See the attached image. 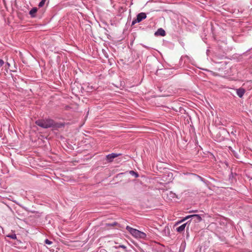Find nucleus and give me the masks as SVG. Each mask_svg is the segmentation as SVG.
<instances>
[{"label":"nucleus","instance_id":"1","mask_svg":"<svg viewBox=\"0 0 252 252\" xmlns=\"http://www.w3.org/2000/svg\"><path fill=\"white\" fill-rule=\"evenodd\" d=\"M35 124L38 126L44 128L56 126L55 122L53 120L50 119L38 120L35 121Z\"/></svg>","mask_w":252,"mask_h":252},{"label":"nucleus","instance_id":"18","mask_svg":"<svg viewBox=\"0 0 252 252\" xmlns=\"http://www.w3.org/2000/svg\"><path fill=\"white\" fill-rule=\"evenodd\" d=\"M118 248H121L123 249H126V247L124 246V245H119Z\"/></svg>","mask_w":252,"mask_h":252},{"label":"nucleus","instance_id":"11","mask_svg":"<svg viewBox=\"0 0 252 252\" xmlns=\"http://www.w3.org/2000/svg\"><path fill=\"white\" fill-rule=\"evenodd\" d=\"M189 218H193V217L191 216V215H188L187 216H186L185 218H184L183 219H182V220H181L180 221H178L177 224H178V223H180L184 221H185V220L188 219H189Z\"/></svg>","mask_w":252,"mask_h":252},{"label":"nucleus","instance_id":"19","mask_svg":"<svg viewBox=\"0 0 252 252\" xmlns=\"http://www.w3.org/2000/svg\"><path fill=\"white\" fill-rule=\"evenodd\" d=\"M169 195H170V196H172V197L175 196L176 195V194L175 193H173L171 191H170L169 192Z\"/></svg>","mask_w":252,"mask_h":252},{"label":"nucleus","instance_id":"9","mask_svg":"<svg viewBox=\"0 0 252 252\" xmlns=\"http://www.w3.org/2000/svg\"><path fill=\"white\" fill-rule=\"evenodd\" d=\"M191 216L193 217L192 219H194V221L197 222H200L202 220V218L199 215H191Z\"/></svg>","mask_w":252,"mask_h":252},{"label":"nucleus","instance_id":"6","mask_svg":"<svg viewBox=\"0 0 252 252\" xmlns=\"http://www.w3.org/2000/svg\"><path fill=\"white\" fill-rule=\"evenodd\" d=\"M37 11V8L36 7L32 8L29 12V14L31 15V17H35V14Z\"/></svg>","mask_w":252,"mask_h":252},{"label":"nucleus","instance_id":"15","mask_svg":"<svg viewBox=\"0 0 252 252\" xmlns=\"http://www.w3.org/2000/svg\"><path fill=\"white\" fill-rule=\"evenodd\" d=\"M116 224H117V222H114L111 223H107V225L109 226H113L116 225Z\"/></svg>","mask_w":252,"mask_h":252},{"label":"nucleus","instance_id":"5","mask_svg":"<svg viewBox=\"0 0 252 252\" xmlns=\"http://www.w3.org/2000/svg\"><path fill=\"white\" fill-rule=\"evenodd\" d=\"M120 155H121V154L111 153L110 154L108 155L106 157V158L109 161H112L114 158Z\"/></svg>","mask_w":252,"mask_h":252},{"label":"nucleus","instance_id":"14","mask_svg":"<svg viewBox=\"0 0 252 252\" xmlns=\"http://www.w3.org/2000/svg\"><path fill=\"white\" fill-rule=\"evenodd\" d=\"M45 243L46 244H48V245H51L53 243V242L52 241H50L49 240L46 239L45 240Z\"/></svg>","mask_w":252,"mask_h":252},{"label":"nucleus","instance_id":"2","mask_svg":"<svg viewBox=\"0 0 252 252\" xmlns=\"http://www.w3.org/2000/svg\"><path fill=\"white\" fill-rule=\"evenodd\" d=\"M126 229L135 238L145 239L146 238L147 235L145 233L133 228L129 226H126Z\"/></svg>","mask_w":252,"mask_h":252},{"label":"nucleus","instance_id":"16","mask_svg":"<svg viewBox=\"0 0 252 252\" xmlns=\"http://www.w3.org/2000/svg\"><path fill=\"white\" fill-rule=\"evenodd\" d=\"M137 23H139V22H137V18L135 19H134L132 22V23H131V25H134L135 24H136Z\"/></svg>","mask_w":252,"mask_h":252},{"label":"nucleus","instance_id":"4","mask_svg":"<svg viewBox=\"0 0 252 252\" xmlns=\"http://www.w3.org/2000/svg\"><path fill=\"white\" fill-rule=\"evenodd\" d=\"M235 90H236V94H237V95L240 98H242L243 96V95L246 92L245 90L243 88H240L239 89H235Z\"/></svg>","mask_w":252,"mask_h":252},{"label":"nucleus","instance_id":"8","mask_svg":"<svg viewBox=\"0 0 252 252\" xmlns=\"http://www.w3.org/2000/svg\"><path fill=\"white\" fill-rule=\"evenodd\" d=\"M187 224V222L184 223V224H182L181 225H180V226L177 227L176 231L179 232H181L184 231Z\"/></svg>","mask_w":252,"mask_h":252},{"label":"nucleus","instance_id":"13","mask_svg":"<svg viewBox=\"0 0 252 252\" xmlns=\"http://www.w3.org/2000/svg\"><path fill=\"white\" fill-rule=\"evenodd\" d=\"M46 0H41V1L38 4V6L39 7H42L44 5Z\"/></svg>","mask_w":252,"mask_h":252},{"label":"nucleus","instance_id":"3","mask_svg":"<svg viewBox=\"0 0 252 252\" xmlns=\"http://www.w3.org/2000/svg\"><path fill=\"white\" fill-rule=\"evenodd\" d=\"M136 17H137V21L140 22L143 20H144L146 18L147 15L145 13L141 12L137 14Z\"/></svg>","mask_w":252,"mask_h":252},{"label":"nucleus","instance_id":"7","mask_svg":"<svg viewBox=\"0 0 252 252\" xmlns=\"http://www.w3.org/2000/svg\"><path fill=\"white\" fill-rule=\"evenodd\" d=\"M156 35H159L161 36H164L165 32L162 28L158 29V31L155 32Z\"/></svg>","mask_w":252,"mask_h":252},{"label":"nucleus","instance_id":"20","mask_svg":"<svg viewBox=\"0 0 252 252\" xmlns=\"http://www.w3.org/2000/svg\"><path fill=\"white\" fill-rule=\"evenodd\" d=\"M6 64L8 66H10V63H7Z\"/></svg>","mask_w":252,"mask_h":252},{"label":"nucleus","instance_id":"10","mask_svg":"<svg viewBox=\"0 0 252 252\" xmlns=\"http://www.w3.org/2000/svg\"><path fill=\"white\" fill-rule=\"evenodd\" d=\"M7 237L13 240H16L17 239L16 235L15 233L8 234L7 235Z\"/></svg>","mask_w":252,"mask_h":252},{"label":"nucleus","instance_id":"17","mask_svg":"<svg viewBox=\"0 0 252 252\" xmlns=\"http://www.w3.org/2000/svg\"><path fill=\"white\" fill-rule=\"evenodd\" d=\"M4 63V61L2 59H0V67H1Z\"/></svg>","mask_w":252,"mask_h":252},{"label":"nucleus","instance_id":"12","mask_svg":"<svg viewBox=\"0 0 252 252\" xmlns=\"http://www.w3.org/2000/svg\"><path fill=\"white\" fill-rule=\"evenodd\" d=\"M130 174L133 176H134L135 177L137 178L139 177V175L137 172H134V171H130Z\"/></svg>","mask_w":252,"mask_h":252},{"label":"nucleus","instance_id":"21","mask_svg":"<svg viewBox=\"0 0 252 252\" xmlns=\"http://www.w3.org/2000/svg\"><path fill=\"white\" fill-rule=\"evenodd\" d=\"M197 212V210H195V211H191L190 212Z\"/></svg>","mask_w":252,"mask_h":252}]
</instances>
